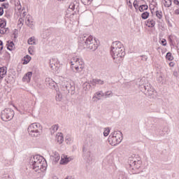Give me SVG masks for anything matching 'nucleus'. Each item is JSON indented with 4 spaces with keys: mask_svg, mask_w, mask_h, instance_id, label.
<instances>
[{
    "mask_svg": "<svg viewBox=\"0 0 179 179\" xmlns=\"http://www.w3.org/2000/svg\"><path fill=\"white\" fill-rule=\"evenodd\" d=\"M8 33H9V28L5 27L0 28V34H8Z\"/></svg>",
    "mask_w": 179,
    "mask_h": 179,
    "instance_id": "bb28decb",
    "label": "nucleus"
},
{
    "mask_svg": "<svg viewBox=\"0 0 179 179\" xmlns=\"http://www.w3.org/2000/svg\"><path fill=\"white\" fill-rule=\"evenodd\" d=\"M92 86H93L92 85V83L85 82L83 84V87L84 89V90H85V92H88V90H90L92 89Z\"/></svg>",
    "mask_w": 179,
    "mask_h": 179,
    "instance_id": "aec40b11",
    "label": "nucleus"
},
{
    "mask_svg": "<svg viewBox=\"0 0 179 179\" xmlns=\"http://www.w3.org/2000/svg\"><path fill=\"white\" fill-rule=\"evenodd\" d=\"M156 24V22H155V20H153L152 19H148L147 21V26H148V27H155Z\"/></svg>",
    "mask_w": 179,
    "mask_h": 179,
    "instance_id": "b1692460",
    "label": "nucleus"
},
{
    "mask_svg": "<svg viewBox=\"0 0 179 179\" xmlns=\"http://www.w3.org/2000/svg\"><path fill=\"white\" fill-rule=\"evenodd\" d=\"M2 79H3V77L0 78V83H2Z\"/></svg>",
    "mask_w": 179,
    "mask_h": 179,
    "instance_id": "69168bd1",
    "label": "nucleus"
},
{
    "mask_svg": "<svg viewBox=\"0 0 179 179\" xmlns=\"http://www.w3.org/2000/svg\"><path fill=\"white\" fill-rule=\"evenodd\" d=\"M33 76V72L29 71L27 72L22 78V82L26 83H30V80H31V77Z\"/></svg>",
    "mask_w": 179,
    "mask_h": 179,
    "instance_id": "2eb2a0df",
    "label": "nucleus"
},
{
    "mask_svg": "<svg viewBox=\"0 0 179 179\" xmlns=\"http://www.w3.org/2000/svg\"><path fill=\"white\" fill-rule=\"evenodd\" d=\"M28 51H29V54H30V55H34V47L30 46L28 48Z\"/></svg>",
    "mask_w": 179,
    "mask_h": 179,
    "instance_id": "c9c22d12",
    "label": "nucleus"
},
{
    "mask_svg": "<svg viewBox=\"0 0 179 179\" xmlns=\"http://www.w3.org/2000/svg\"><path fill=\"white\" fill-rule=\"evenodd\" d=\"M173 75L177 77V75H178V73H177V71H174Z\"/></svg>",
    "mask_w": 179,
    "mask_h": 179,
    "instance_id": "680f3d73",
    "label": "nucleus"
},
{
    "mask_svg": "<svg viewBox=\"0 0 179 179\" xmlns=\"http://www.w3.org/2000/svg\"><path fill=\"white\" fill-rule=\"evenodd\" d=\"M122 141V133L120 131H114L108 138V141L112 146H116V145L121 143Z\"/></svg>",
    "mask_w": 179,
    "mask_h": 179,
    "instance_id": "0eeeda50",
    "label": "nucleus"
},
{
    "mask_svg": "<svg viewBox=\"0 0 179 179\" xmlns=\"http://www.w3.org/2000/svg\"><path fill=\"white\" fill-rule=\"evenodd\" d=\"M71 162V159L68 157L66 155H62L61 160H60V164H68Z\"/></svg>",
    "mask_w": 179,
    "mask_h": 179,
    "instance_id": "6ab92c4d",
    "label": "nucleus"
},
{
    "mask_svg": "<svg viewBox=\"0 0 179 179\" xmlns=\"http://www.w3.org/2000/svg\"><path fill=\"white\" fill-rule=\"evenodd\" d=\"M90 83L92 86H96V85H104V81L101 79H93L90 80Z\"/></svg>",
    "mask_w": 179,
    "mask_h": 179,
    "instance_id": "a211bd4d",
    "label": "nucleus"
},
{
    "mask_svg": "<svg viewBox=\"0 0 179 179\" xmlns=\"http://www.w3.org/2000/svg\"><path fill=\"white\" fill-rule=\"evenodd\" d=\"M61 89L62 92H64L65 94H68V93L75 94V85L71 81H68V80L62 81Z\"/></svg>",
    "mask_w": 179,
    "mask_h": 179,
    "instance_id": "6e6552de",
    "label": "nucleus"
},
{
    "mask_svg": "<svg viewBox=\"0 0 179 179\" xmlns=\"http://www.w3.org/2000/svg\"><path fill=\"white\" fill-rule=\"evenodd\" d=\"M162 44L164 46L167 45V42L166 41V40H162Z\"/></svg>",
    "mask_w": 179,
    "mask_h": 179,
    "instance_id": "6e6d98bb",
    "label": "nucleus"
},
{
    "mask_svg": "<svg viewBox=\"0 0 179 179\" xmlns=\"http://www.w3.org/2000/svg\"><path fill=\"white\" fill-rule=\"evenodd\" d=\"M79 78H83V76H82V74H80V76Z\"/></svg>",
    "mask_w": 179,
    "mask_h": 179,
    "instance_id": "774afa93",
    "label": "nucleus"
},
{
    "mask_svg": "<svg viewBox=\"0 0 179 179\" xmlns=\"http://www.w3.org/2000/svg\"><path fill=\"white\" fill-rule=\"evenodd\" d=\"M23 22H24L23 18L20 17L17 22L18 26H20V24H21V27L23 26Z\"/></svg>",
    "mask_w": 179,
    "mask_h": 179,
    "instance_id": "c03bdc74",
    "label": "nucleus"
},
{
    "mask_svg": "<svg viewBox=\"0 0 179 179\" xmlns=\"http://www.w3.org/2000/svg\"><path fill=\"white\" fill-rule=\"evenodd\" d=\"M129 162L131 170H139L141 166H142V161H141V158L138 155H134V157H130Z\"/></svg>",
    "mask_w": 179,
    "mask_h": 179,
    "instance_id": "1a4fd4ad",
    "label": "nucleus"
},
{
    "mask_svg": "<svg viewBox=\"0 0 179 179\" xmlns=\"http://www.w3.org/2000/svg\"><path fill=\"white\" fill-rule=\"evenodd\" d=\"M172 2H173L175 5H179V0H172Z\"/></svg>",
    "mask_w": 179,
    "mask_h": 179,
    "instance_id": "864d4df0",
    "label": "nucleus"
},
{
    "mask_svg": "<svg viewBox=\"0 0 179 179\" xmlns=\"http://www.w3.org/2000/svg\"><path fill=\"white\" fill-rule=\"evenodd\" d=\"M28 134L32 138H37L43 133V127L40 123H32L27 129Z\"/></svg>",
    "mask_w": 179,
    "mask_h": 179,
    "instance_id": "20e7f679",
    "label": "nucleus"
},
{
    "mask_svg": "<svg viewBox=\"0 0 179 179\" xmlns=\"http://www.w3.org/2000/svg\"><path fill=\"white\" fill-rule=\"evenodd\" d=\"M6 67H1L0 68V78H3V75L6 73Z\"/></svg>",
    "mask_w": 179,
    "mask_h": 179,
    "instance_id": "c756f323",
    "label": "nucleus"
},
{
    "mask_svg": "<svg viewBox=\"0 0 179 179\" xmlns=\"http://www.w3.org/2000/svg\"><path fill=\"white\" fill-rule=\"evenodd\" d=\"M3 50V42L0 40V51H2Z\"/></svg>",
    "mask_w": 179,
    "mask_h": 179,
    "instance_id": "3c124183",
    "label": "nucleus"
},
{
    "mask_svg": "<svg viewBox=\"0 0 179 179\" xmlns=\"http://www.w3.org/2000/svg\"><path fill=\"white\" fill-rule=\"evenodd\" d=\"M162 80H163V77L160 76L159 78V80L162 81Z\"/></svg>",
    "mask_w": 179,
    "mask_h": 179,
    "instance_id": "e2e57ef3",
    "label": "nucleus"
},
{
    "mask_svg": "<svg viewBox=\"0 0 179 179\" xmlns=\"http://www.w3.org/2000/svg\"><path fill=\"white\" fill-rule=\"evenodd\" d=\"M101 97H104V93L103 91L98 92L94 94L93 99H97L98 100H101Z\"/></svg>",
    "mask_w": 179,
    "mask_h": 179,
    "instance_id": "412c9836",
    "label": "nucleus"
},
{
    "mask_svg": "<svg viewBox=\"0 0 179 179\" xmlns=\"http://www.w3.org/2000/svg\"><path fill=\"white\" fill-rule=\"evenodd\" d=\"M138 87L141 92L144 93L145 96L150 97V99H155V97H156V92H155V90L152 88V86H150V84L148 83L139 85Z\"/></svg>",
    "mask_w": 179,
    "mask_h": 179,
    "instance_id": "423d86ee",
    "label": "nucleus"
},
{
    "mask_svg": "<svg viewBox=\"0 0 179 179\" xmlns=\"http://www.w3.org/2000/svg\"><path fill=\"white\" fill-rule=\"evenodd\" d=\"M58 128H59L58 124L52 126L51 132H52V131H53V132H57V131H58Z\"/></svg>",
    "mask_w": 179,
    "mask_h": 179,
    "instance_id": "4c0bfd02",
    "label": "nucleus"
},
{
    "mask_svg": "<svg viewBox=\"0 0 179 179\" xmlns=\"http://www.w3.org/2000/svg\"><path fill=\"white\" fill-rule=\"evenodd\" d=\"M17 9L18 10H20L22 9V6H20V4L18 5V6H17Z\"/></svg>",
    "mask_w": 179,
    "mask_h": 179,
    "instance_id": "bf43d9fd",
    "label": "nucleus"
},
{
    "mask_svg": "<svg viewBox=\"0 0 179 179\" xmlns=\"http://www.w3.org/2000/svg\"><path fill=\"white\" fill-rule=\"evenodd\" d=\"M69 9L73 12L72 13L73 15H76V13L79 12V2H78L77 1H73L69 6Z\"/></svg>",
    "mask_w": 179,
    "mask_h": 179,
    "instance_id": "9b49d317",
    "label": "nucleus"
},
{
    "mask_svg": "<svg viewBox=\"0 0 179 179\" xmlns=\"http://www.w3.org/2000/svg\"><path fill=\"white\" fill-rule=\"evenodd\" d=\"M162 2L165 8H170L173 3V0H162Z\"/></svg>",
    "mask_w": 179,
    "mask_h": 179,
    "instance_id": "5701e85b",
    "label": "nucleus"
},
{
    "mask_svg": "<svg viewBox=\"0 0 179 179\" xmlns=\"http://www.w3.org/2000/svg\"><path fill=\"white\" fill-rule=\"evenodd\" d=\"M7 48L9 51H12V50L15 48V43H13V41H10V43L8 41Z\"/></svg>",
    "mask_w": 179,
    "mask_h": 179,
    "instance_id": "cd10ccee",
    "label": "nucleus"
},
{
    "mask_svg": "<svg viewBox=\"0 0 179 179\" xmlns=\"http://www.w3.org/2000/svg\"><path fill=\"white\" fill-rule=\"evenodd\" d=\"M142 61H148V56L146 55H142V56H140Z\"/></svg>",
    "mask_w": 179,
    "mask_h": 179,
    "instance_id": "8fccbe9b",
    "label": "nucleus"
},
{
    "mask_svg": "<svg viewBox=\"0 0 179 179\" xmlns=\"http://www.w3.org/2000/svg\"><path fill=\"white\" fill-rule=\"evenodd\" d=\"M61 99H62V95L57 93V95H56V100L57 101H61Z\"/></svg>",
    "mask_w": 179,
    "mask_h": 179,
    "instance_id": "37998d69",
    "label": "nucleus"
},
{
    "mask_svg": "<svg viewBox=\"0 0 179 179\" xmlns=\"http://www.w3.org/2000/svg\"><path fill=\"white\" fill-rule=\"evenodd\" d=\"M45 83L50 89H52V90H55L57 89V84L55 83L54 80H52V78H48L45 79Z\"/></svg>",
    "mask_w": 179,
    "mask_h": 179,
    "instance_id": "ddd939ff",
    "label": "nucleus"
},
{
    "mask_svg": "<svg viewBox=\"0 0 179 179\" xmlns=\"http://www.w3.org/2000/svg\"><path fill=\"white\" fill-rule=\"evenodd\" d=\"M15 115V111L10 108H6L1 113V118L3 121H10Z\"/></svg>",
    "mask_w": 179,
    "mask_h": 179,
    "instance_id": "9d476101",
    "label": "nucleus"
},
{
    "mask_svg": "<svg viewBox=\"0 0 179 179\" xmlns=\"http://www.w3.org/2000/svg\"><path fill=\"white\" fill-rule=\"evenodd\" d=\"M2 27H6V20L5 19L1 20L0 22V29H2Z\"/></svg>",
    "mask_w": 179,
    "mask_h": 179,
    "instance_id": "f704fd0d",
    "label": "nucleus"
},
{
    "mask_svg": "<svg viewBox=\"0 0 179 179\" xmlns=\"http://www.w3.org/2000/svg\"><path fill=\"white\" fill-rule=\"evenodd\" d=\"M92 1L93 0H83V2L84 3V5H90V3H92Z\"/></svg>",
    "mask_w": 179,
    "mask_h": 179,
    "instance_id": "79ce46f5",
    "label": "nucleus"
},
{
    "mask_svg": "<svg viewBox=\"0 0 179 179\" xmlns=\"http://www.w3.org/2000/svg\"><path fill=\"white\" fill-rule=\"evenodd\" d=\"M134 173H139V171H135Z\"/></svg>",
    "mask_w": 179,
    "mask_h": 179,
    "instance_id": "338daca9",
    "label": "nucleus"
},
{
    "mask_svg": "<svg viewBox=\"0 0 179 179\" xmlns=\"http://www.w3.org/2000/svg\"><path fill=\"white\" fill-rule=\"evenodd\" d=\"M71 68L73 69V71L75 69L78 73H83V68H85V62H83V59L76 57H72L71 61Z\"/></svg>",
    "mask_w": 179,
    "mask_h": 179,
    "instance_id": "39448f33",
    "label": "nucleus"
},
{
    "mask_svg": "<svg viewBox=\"0 0 179 179\" xmlns=\"http://www.w3.org/2000/svg\"><path fill=\"white\" fill-rule=\"evenodd\" d=\"M1 8L3 9H8L9 8V3H3L1 4Z\"/></svg>",
    "mask_w": 179,
    "mask_h": 179,
    "instance_id": "a19ab883",
    "label": "nucleus"
},
{
    "mask_svg": "<svg viewBox=\"0 0 179 179\" xmlns=\"http://www.w3.org/2000/svg\"><path fill=\"white\" fill-rule=\"evenodd\" d=\"M71 141H72V138L71 137H69L68 136L66 137V143H71Z\"/></svg>",
    "mask_w": 179,
    "mask_h": 179,
    "instance_id": "de8ad7c7",
    "label": "nucleus"
},
{
    "mask_svg": "<svg viewBox=\"0 0 179 179\" xmlns=\"http://www.w3.org/2000/svg\"><path fill=\"white\" fill-rule=\"evenodd\" d=\"M166 59H168V61H173V59H174V57H173L171 52H169L166 53Z\"/></svg>",
    "mask_w": 179,
    "mask_h": 179,
    "instance_id": "473e14b6",
    "label": "nucleus"
},
{
    "mask_svg": "<svg viewBox=\"0 0 179 179\" xmlns=\"http://www.w3.org/2000/svg\"><path fill=\"white\" fill-rule=\"evenodd\" d=\"M174 65H176V64H175L174 62H171L169 63V66H171V68H173V66H174Z\"/></svg>",
    "mask_w": 179,
    "mask_h": 179,
    "instance_id": "13d9d810",
    "label": "nucleus"
},
{
    "mask_svg": "<svg viewBox=\"0 0 179 179\" xmlns=\"http://www.w3.org/2000/svg\"><path fill=\"white\" fill-rule=\"evenodd\" d=\"M175 15H179V8L175 10Z\"/></svg>",
    "mask_w": 179,
    "mask_h": 179,
    "instance_id": "052dcab7",
    "label": "nucleus"
},
{
    "mask_svg": "<svg viewBox=\"0 0 179 179\" xmlns=\"http://www.w3.org/2000/svg\"><path fill=\"white\" fill-rule=\"evenodd\" d=\"M83 153H86V152H87V148H86V146L83 147Z\"/></svg>",
    "mask_w": 179,
    "mask_h": 179,
    "instance_id": "4d7b16f0",
    "label": "nucleus"
},
{
    "mask_svg": "<svg viewBox=\"0 0 179 179\" xmlns=\"http://www.w3.org/2000/svg\"><path fill=\"white\" fill-rule=\"evenodd\" d=\"M30 61H31V57H30L29 55H27L24 57V62H23V65H27V64H29L30 62Z\"/></svg>",
    "mask_w": 179,
    "mask_h": 179,
    "instance_id": "393cba45",
    "label": "nucleus"
},
{
    "mask_svg": "<svg viewBox=\"0 0 179 179\" xmlns=\"http://www.w3.org/2000/svg\"><path fill=\"white\" fill-rule=\"evenodd\" d=\"M141 17L143 19V20H146L148 17H149V12L145 11L141 14Z\"/></svg>",
    "mask_w": 179,
    "mask_h": 179,
    "instance_id": "72a5a7b5",
    "label": "nucleus"
},
{
    "mask_svg": "<svg viewBox=\"0 0 179 179\" xmlns=\"http://www.w3.org/2000/svg\"><path fill=\"white\" fill-rule=\"evenodd\" d=\"M156 16L158 17V19H162V17H163V13H162V11L157 10L156 12Z\"/></svg>",
    "mask_w": 179,
    "mask_h": 179,
    "instance_id": "e433bc0d",
    "label": "nucleus"
},
{
    "mask_svg": "<svg viewBox=\"0 0 179 179\" xmlns=\"http://www.w3.org/2000/svg\"><path fill=\"white\" fill-rule=\"evenodd\" d=\"M103 163L105 164H113V157L111 155L107 156L106 159H103Z\"/></svg>",
    "mask_w": 179,
    "mask_h": 179,
    "instance_id": "4be33fe9",
    "label": "nucleus"
},
{
    "mask_svg": "<svg viewBox=\"0 0 179 179\" xmlns=\"http://www.w3.org/2000/svg\"><path fill=\"white\" fill-rule=\"evenodd\" d=\"M57 141L58 143H62L64 142V134L60 133L59 135H57Z\"/></svg>",
    "mask_w": 179,
    "mask_h": 179,
    "instance_id": "a878e982",
    "label": "nucleus"
},
{
    "mask_svg": "<svg viewBox=\"0 0 179 179\" xmlns=\"http://www.w3.org/2000/svg\"><path fill=\"white\" fill-rule=\"evenodd\" d=\"M148 8L149 7L148 6V5L143 4V5L140 6L138 7V9H139L140 12H144V10H148Z\"/></svg>",
    "mask_w": 179,
    "mask_h": 179,
    "instance_id": "2f4dec72",
    "label": "nucleus"
},
{
    "mask_svg": "<svg viewBox=\"0 0 179 179\" xmlns=\"http://www.w3.org/2000/svg\"><path fill=\"white\" fill-rule=\"evenodd\" d=\"M50 66L51 69L58 72V71H59V67L61 66L59 62H58V59H52L50 62Z\"/></svg>",
    "mask_w": 179,
    "mask_h": 179,
    "instance_id": "f8f14e48",
    "label": "nucleus"
},
{
    "mask_svg": "<svg viewBox=\"0 0 179 179\" xmlns=\"http://www.w3.org/2000/svg\"><path fill=\"white\" fill-rule=\"evenodd\" d=\"M103 94L106 97H110V96H113V92L107 91L105 93H103Z\"/></svg>",
    "mask_w": 179,
    "mask_h": 179,
    "instance_id": "ea45409f",
    "label": "nucleus"
},
{
    "mask_svg": "<svg viewBox=\"0 0 179 179\" xmlns=\"http://www.w3.org/2000/svg\"><path fill=\"white\" fill-rule=\"evenodd\" d=\"M1 179H12V178H10V176L9 175H6L3 176Z\"/></svg>",
    "mask_w": 179,
    "mask_h": 179,
    "instance_id": "603ef678",
    "label": "nucleus"
},
{
    "mask_svg": "<svg viewBox=\"0 0 179 179\" xmlns=\"http://www.w3.org/2000/svg\"><path fill=\"white\" fill-rule=\"evenodd\" d=\"M110 55L115 64H121L125 57V49L120 41H115L110 47Z\"/></svg>",
    "mask_w": 179,
    "mask_h": 179,
    "instance_id": "f257e3e1",
    "label": "nucleus"
},
{
    "mask_svg": "<svg viewBox=\"0 0 179 179\" xmlns=\"http://www.w3.org/2000/svg\"><path fill=\"white\" fill-rule=\"evenodd\" d=\"M133 6H134L135 9H137V8L139 7V5H138V1L135 0L133 3Z\"/></svg>",
    "mask_w": 179,
    "mask_h": 179,
    "instance_id": "a18cd8bd",
    "label": "nucleus"
},
{
    "mask_svg": "<svg viewBox=\"0 0 179 179\" xmlns=\"http://www.w3.org/2000/svg\"><path fill=\"white\" fill-rule=\"evenodd\" d=\"M25 23L28 27H30V29H33V27H34V20L30 15H27L26 17Z\"/></svg>",
    "mask_w": 179,
    "mask_h": 179,
    "instance_id": "4468645a",
    "label": "nucleus"
},
{
    "mask_svg": "<svg viewBox=\"0 0 179 179\" xmlns=\"http://www.w3.org/2000/svg\"><path fill=\"white\" fill-rule=\"evenodd\" d=\"M80 47H83V48H88L91 51H96L99 48V44L96 39L93 40L92 36L83 35L80 37L79 40Z\"/></svg>",
    "mask_w": 179,
    "mask_h": 179,
    "instance_id": "7ed1b4c3",
    "label": "nucleus"
},
{
    "mask_svg": "<svg viewBox=\"0 0 179 179\" xmlns=\"http://www.w3.org/2000/svg\"><path fill=\"white\" fill-rule=\"evenodd\" d=\"M155 131L160 134L161 135H164V133L163 132H167L169 131V129L166 127L162 128V126L160 124H155Z\"/></svg>",
    "mask_w": 179,
    "mask_h": 179,
    "instance_id": "dca6fc26",
    "label": "nucleus"
},
{
    "mask_svg": "<svg viewBox=\"0 0 179 179\" xmlns=\"http://www.w3.org/2000/svg\"><path fill=\"white\" fill-rule=\"evenodd\" d=\"M28 44L31 45H35L36 44V38L34 37H31L28 39Z\"/></svg>",
    "mask_w": 179,
    "mask_h": 179,
    "instance_id": "7c9ffc66",
    "label": "nucleus"
},
{
    "mask_svg": "<svg viewBox=\"0 0 179 179\" xmlns=\"http://www.w3.org/2000/svg\"><path fill=\"white\" fill-rule=\"evenodd\" d=\"M13 36L14 37L15 39L17 38V29H15L14 30V32L13 34Z\"/></svg>",
    "mask_w": 179,
    "mask_h": 179,
    "instance_id": "49530a36",
    "label": "nucleus"
},
{
    "mask_svg": "<svg viewBox=\"0 0 179 179\" xmlns=\"http://www.w3.org/2000/svg\"><path fill=\"white\" fill-rule=\"evenodd\" d=\"M3 15V8L0 7V16H2Z\"/></svg>",
    "mask_w": 179,
    "mask_h": 179,
    "instance_id": "5fc2aeb1",
    "label": "nucleus"
},
{
    "mask_svg": "<svg viewBox=\"0 0 179 179\" xmlns=\"http://www.w3.org/2000/svg\"><path fill=\"white\" fill-rule=\"evenodd\" d=\"M22 16H23V17H24L26 16V13H25V12H24V13H22Z\"/></svg>",
    "mask_w": 179,
    "mask_h": 179,
    "instance_id": "0e129e2a",
    "label": "nucleus"
},
{
    "mask_svg": "<svg viewBox=\"0 0 179 179\" xmlns=\"http://www.w3.org/2000/svg\"><path fill=\"white\" fill-rule=\"evenodd\" d=\"M151 5H152V6H154V8H156L157 6V3L156 2V1L152 0Z\"/></svg>",
    "mask_w": 179,
    "mask_h": 179,
    "instance_id": "09e8293b",
    "label": "nucleus"
},
{
    "mask_svg": "<svg viewBox=\"0 0 179 179\" xmlns=\"http://www.w3.org/2000/svg\"><path fill=\"white\" fill-rule=\"evenodd\" d=\"M118 179H128V176L124 172H119Z\"/></svg>",
    "mask_w": 179,
    "mask_h": 179,
    "instance_id": "c85d7f7f",
    "label": "nucleus"
},
{
    "mask_svg": "<svg viewBox=\"0 0 179 179\" xmlns=\"http://www.w3.org/2000/svg\"><path fill=\"white\" fill-rule=\"evenodd\" d=\"M52 157H53V162H55V164H57V163H58V162H59V154L57 152V151H53L52 152Z\"/></svg>",
    "mask_w": 179,
    "mask_h": 179,
    "instance_id": "f3484780",
    "label": "nucleus"
},
{
    "mask_svg": "<svg viewBox=\"0 0 179 179\" xmlns=\"http://www.w3.org/2000/svg\"><path fill=\"white\" fill-rule=\"evenodd\" d=\"M108 134H110V128H106L103 131V136H108Z\"/></svg>",
    "mask_w": 179,
    "mask_h": 179,
    "instance_id": "58836bf2",
    "label": "nucleus"
},
{
    "mask_svg": "<svg viewBox=\"0 0 179 179\" xmlns=\"http://www.w3.org/2000/svg\"><path fill=\"white\" fill-rule=\"evenodd\" d=\"M29 166L32 170L38 173H44L47 170V161L40 155L29 157Z\"/></svg>",
    "mask_w": 179,
    "mask_h": 179,
    "instance_id": "f03ea898",
    "label": "nucleus"
}]
</instances>
